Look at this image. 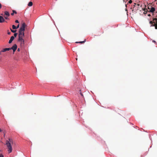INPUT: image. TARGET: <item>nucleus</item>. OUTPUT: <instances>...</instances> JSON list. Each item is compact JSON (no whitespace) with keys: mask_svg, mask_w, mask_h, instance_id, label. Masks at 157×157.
Here are the masks:
<instances>
[{"mask_svg":"<svg viewBox=\"0 0 157 157\" xmlns=\"http://www.w3.org/2000/svg\"><path fill=\"white\" fill-rule=\"evenodd\" d=\"M26 26V25L25 23L23 22L22 24L21 27L19 30L18 35H24V31Z\"/></svg>","mask_w":157,"mask_h":157,"instance_id":"nucleus-2","label":"nucleus"},{"mask_svg":"<svg viewBox=\"0 0 157 157\" xmlns=\"http://www.w3.org/2000/svg\"><path fill=\"white\" fill-rule=\"evenodd\" d=\"M33 4V2H30L28 4V6H32Z\"/></svg>","mask_w":157,"mask_h":157,"instance_id":"nucleus-11","label":"nucleus"},{"mask_svg":"<svg viewBox=\"0 0 157 157\" xmlns=\"http://www.w3.org/2000/svg\"><path fill=\"white\" fill-rule=\"evenodd\" d=\"M0 132H2V130L0 128Z\"/></svg>","mask_w":157,"mask_h":157,"instance_id":"nucleus-29","label":"nucleus"},{"mask_svg":"<svg viewBox=\"0 0 157 157\" xmlns=\"http://www.w3.org/2000/svg\"><path fill=\"white\" fill-rule=\"evenodd\" d=\"M151 26H155V29H157V23H155L154 24H153V25H151Z\"/></svg>","mask_w":157,"mask_h":157,"instance_id":"nucleus-10","label":"nucleus"},{"mask_svg":"<svg viewBox=\"0 0 157 157\" xmlns=\"http://www.w3.org/2000/svg\"><path fill=\"white\" fill-rule=\"evenodd\" d=\"M153 41L154 42H155V41H154V40Z\"/></svg>","mask_w":157,"mask_h":157,"instance_id":"nucleus-33","label":"nucleus"},{"mask_svg":"<svg viewBox=\"0 0 157 157\" xmlns=\"http://www.w3.org/2000/svg\"><path fill=\"white\" fill-rule=\"evenodd\" d=\"M13 13H11V15L12 16L14 15V13L16 14L17 13L16 11L14 10H13Z\"/></svg>","mask_w":157,"mask_h":157,"instance_id":"nucleus-13","label":"nucleus"},{"mask_svg":"<svg viewBox=\"0 0 157 157\" xmlns=\"http://www.w3.org/2000/svg\"><path fill=\"white\" fill-rule=\"evenodd\" d=\"M8 34L9 35V34H10V32H8Z\"/></svg>","mask_w":157,"mask_h":157,"instance_id":"nucleus-31","label":"nucleus"},{"mask_svg":"<svg viewBox=\"0 0 157 157\" xmlns=\"http://www.w3.org/2000/svg\"><path fill=\"white\" fill-rule=\"evenodd\" d=\"M130 4L132 2V0H130L128 2Z\"/></svg>","mask_w":157,"mask_h":157,"instance_id":"nucleus-22","label":"nucleus"},{"mask_svg":"<svg viewBox=\"0 0 157 157\" xmlns=\"http://www.w3.org/2000/svg\"><path fill=\"white\" fill-rule=\"evenodd\" d=\"M148 16H151L150 14H148L147 15Z\"/></svg>","mask_w":157,"mask_h":157,"instance_id":"nucleus-30","label":"nucleus"},{"mask_svg":"<svg viewBox=\"0 0 157 157\" xmlns=\"http://www.w3.org/2000/svg\"><path fill=\"white\" fill-rule=\"evenodd\" d=\"M17 51H18V52H19L20 51V49L19 48H18V49H17Z\"/></svg>","mask_w":157,"mask_h":157,"instance_id":"nucleus-27","label":"nucleus"},{"mask_svg":"<svg viewBox=\"0 0 157 157\" xmlns=\"http://www.w3.org/2000/svg\"><path fill=\"white\" fill-rule=\"evenodd\" d=\"M79 91L80 92V94L83 97V94L81 93V90H79Z\"/></svg>","mask_w":157,"mask_h":157,"instance_id":"nucleus-21","label":"nucleus"},{"mask_svg":"<svg viewBox=\"0 0 157 157\" xmlns=\"http://www.w3.org/2000/svg\"><path fill=\"white\" fill-rule=\"evenodd\" d=\"M17 48V45L16 44H14L11 48H10V50H13V54L14 53V52L16 51Z\"/></svg>","mask_w":157,"mask_h":157,"instance_id":"nucleus-4","label":"nucleus"},{"mask_svg":"<svg viewBox=\"0 0 157 157\" xmlns=\"http://www.w3.org/2000/svg\"><path fill=\"white\" fill-rule=\"evenodd\" d=\"M8 17L7 16H4V17H5V18L6 19H7V18H8Z\"/></svg>","mask_w":157,"mask_h":157,"instance_id":"nucleus-26","label":"nucleus"},{"mask_svg":"<svg viewBox=\"0 0 157 157\" xmlns=\"http://www.w3.org/2000/svg\"><path fill=\"white\" fill-rule=\"evenodd\" d=\"M5 21V20L3 17L2 16H0V23H2Z\"/></svg>","mask_w":157,"mask_h":157,"instance_id":"nucleus-7","label":"nucleus"},{"mask_svg":"<svg viewBox=\"0 0 157 157\" xmlns=\"http://www.w3.org/2000/svg\"><path fill=\"white\" fill-rule=\"evenodd\" d=\"M9 140H6V145L7 146V147L8 148V151L9 153H11L12 151V147L11 145V143L12 144L13 143V140L12 139L9 138Z\"/></svg>","mask_w":157,"mask_h":157,"instance_id":"nucleus-1","label":"nucleus"},{"mask_svg":"<svg viewBox=\"0 0 157 157\" xmlns=\"http://www.w3.org/2000/svg\"><path fill=\"white\" fill-rule=\"evenodd\" d=\"M17 35V33H15L14 34V36L15 37H16Z\"/></svg>","mask_w":157,"mask_h":157,"instance_id":"nucleus-20","label":"nucleus"},{"mask_svg":"<svg viewBox=\"0 0 157 157\" xmlns=\"http://www.w3.org/2000/svg\"><path fill=\"white\" fill-rule=\"evenodd\" d=\"M24 36V35H18V41L20 42V45L21 47H23L24 46V40L23 39V37Z\"/></svg>","mask_w":157,"mask_h":157,"instance_id":"nucleus-3","label":"nucleus"},{"mask_svg":"<svg viewBox=\"0 0 157 157\" xmlns=\"http://www.w3.org/2000/svg\"><path fill=\"white\" fill-rule=\"evenodd\" d=\"M12 28L14 29H16V26L15 25H12Z\"/></svg>","mask_w":157,"mask_h":157,"instance_id":"nucleus-15","label":"nucleus"},{"mask_svg":"<svg viewBox=\"0 0 157 157\" xmlns=\"http://www.w3.org/2000/svg\"><path fill=\"white\" fill-rule=\"evenodd\" d=\"M14 39V37L13 36H11L10 40H9V44L11 43Z\"/></svg>","mask_w":157,"mask_h":157,"instance_id":"nucleus-6","label":"nucleus"},{"mask_svg":"<svg viewBox=\"0 0 157 157\" xmlns=\"http://www.w3.org/2000/svg\"><path fill=\"white\" fill-rule=\"evenodd\" d=\"M148 9H149V10H150V9H151V8H149V7H148Z\"/></svg>","mask_w":157,"mask_h":157,"instance_id":"nucleus-32","label":"nucleus"},{"mask_svg":"<svg viewBox=\"0 0 157 157\" xmlns=\"http://www.w3.org/2000/svg\"><path fill=\"white\" fill-rule=\"evenodd\" d=\"M15 22L16 23H19V21H18V20H16L15 21Z\"/></svg>","mask_w":157,"mask_h":157,"instance_id":"nucleus-25","label":"nucleus"},{"mask_svg":"<svg viewBox=\"0 0 157 157\" xmlns=\"http://www.w3.org/2000/svg\"><path fill=\"white\" fill-rule=\"evenodd\" d=\"M10 50V48H7L3 49L1 51V52H4L6 51H9Z\"/></svg>","mask_w":157,"mask_h":157,"instance_id":"nucleus-5","label":"nucleus"},{"mask_svg":"<svg viewBox=\"0 0 157 157\" xmlns=\"http://www.w3.org/2000/svg\"><path fill=\"white\" fill-rule=\"evenodd\" d=\"M141 9H143V10H145L143 8H141ZM146 13H147V11H146H146H144V14H146Z\"/></svg>","mask_w":157,"mask_h":157,"instance_id":"nucleus-18","label":"nucleus"},{"mask_svg":"<svg viewBox=\"0 0 157 157\" xmlns=\"http://www.w3.org/2000/svg\"><path fill=\"white\" fill-rule=\"evenodd\" d=\"M5 15L7 16V17H9L10 16V14L8 12L6 11L5 12Z\"/></svg>","mask_w":157,"mask_h":157,"instance_id":"nucleus-9","label":"nucleus"},{"mask_svg":"<svg viewBox=\"0 0 157 157\" xmlns=\"http://www.w3.org/2000/svg\"><path fill=\"white\" fill-rule=\"evenodd\" d=\"M155 22L154 21H150V23L151 24V25H153V24H154Z\"/></svg>","mask_w":157,"mask_h":157,"instance_id":"nucleus-14","label":"nucleus"},{"mask_svg":"<svg viewBox=\"0 0 157 157\" xmlns=\"http://www.w3.org/2000/svg\"><path fill=\"white\" fill-rule=\"evenodd\" d=\"M19 27V24H18L17 26H16V29L18 28Z\"/></svg>","mask_w":157,"mask_h":157,"instance_id":"nucleus-23","label":"nucleus"},{"mask_svg":"<svg viewBox=\"0 0 157 157\" xmlns=\"http://www.w3.org/2000/svg\"><path fill=\"white\" fill-rule=\"evenodd\" d=\"M1 52H1H1H0V54H1Z\"/></svg>","mask_w":157,"mask_h":157,"instance_id":"nucleus-34","label":"nucleus"},{"mask_svg":"<svg viewBox=\"0 0 157 157\" xmlns=\"http://www.w3.org/2000/svg\"><path fill=\"white\" fill-rule=\"evenodd\" d=\"M10 30H11V32L13 33H15L16 31V30H13L11 29H10Z\"/></svg>","mask_w":157,"mask_h":157,"instance_id":"nucleus-16","label":"nucleus"},{"mask_svg":"<svg viewBox=\"0 0 157 157\" xmlns=\"http://www.w3.org/2000/svg\"><path fill=\"white\" fill-rule=\"evenodd\" d=\"M0 157H4V156L2 155V154H0Z\"/></svg>","mask_w":157,"mask_h":157,"instance_id":"nucleus-24","label":"nucleus"},{"mask_svg":"<svg viewBox=\"0 0 157 157\" xmlns=\"http://www.w3.org/2000/svg\"><path fill=\"white\" fill-rule=\"evenodd\" d=\"M137 6H138V8H139V6H140V5L139 4H137Z\"/></svg>","mask_w":157,"mask_h":157,"instance_id":"nucleus-28","label":"nucleus"},{"mask_svg":"<svg viewBox=\"0 0 157 157\" xmlns=\"http://www.w3.org/2000/svg\"><path fill=\"white\" fill-rule=\"evenodd\" d=\"M86 41V40L85 39L84 41H80V42H76V43H80V44H82L83 43H84Z\"/></svg>","mask_w":157,"mask_h":157,"instance_id":"nucleus-12","label":"nucleus"},{"mask_svg":"<svg viewBox=\"0 0 157 157\" xmlns=\"http://www.w3.org/2000/svg\"><path fill=\"white\" fill-rule=\"evenodd\" d=\"M134 4H135V5H134V6H134V7H133V10H132V11H133V10H136V9H135V5H136V3H135Z\"/></svg>","mask_w":157,"mask_h":157,"instance_id":"nucleus-19","label":"nucleus"},{"mask_svg":"<svg viewBox=\"0 0 157 157\" xmlns=\"http://www.w3.org/2000/svg\"><path fill=\"white\" fill-rule=\"evenodd\" d=\"M155 10L154 7H151V9L150 10L149 12L153 13L155 11Z\"/></svg>","mask_w":157,"mask_h":157,"instance_id":"nucleus-8","label":"nucleus"},{"mask_svg":"<svg viewBox=\"0 0 157 157\" xmlns=\"http://www.w3.org/2000/svg\"><path fill=\"white\" fill-rule=\"evenodd\" d=\"M153 21H156V23H157V18H153Z\"/></svg>","mask_w":157,"mask_h":157,"instance_id":"nucleus-17","label":"nucleus"}]
</instances>
